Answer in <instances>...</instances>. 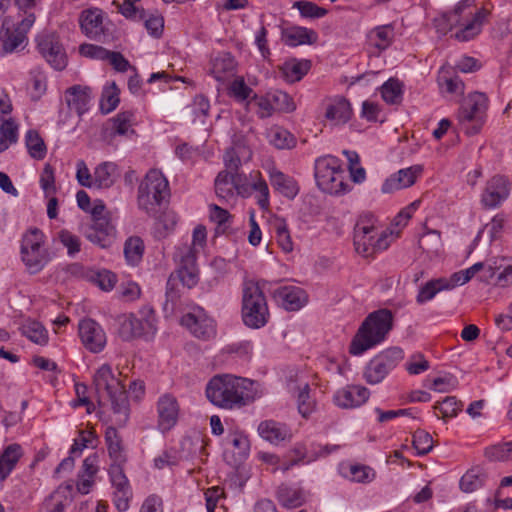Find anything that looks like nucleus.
<instances>
[{
  "instance_id": "f257e3e1",
  "label": "nucleus",
  "mask_w": 512,
  "mask_h": 512,
  "mask_svg": "<svg viewBox=\"0 0 512 512\" xmlns=\"http://www.w3.org/2000/svg\"><path fill=\"white\" fill-rule=\"evenodd\" d=\"M97 403L102 414L112 413L113 421L124 425L129 418V401L125 385L109 364L100 366L93 376Z\"/></svg>"
},
{
  "instance_id": "f03ea898",
  "label": "nucleus",
  "mask_w": 512,
  "mask_h": 512,
  "mask_svg": "<svg viewBox=\"0 0 512 512\" xmlns=\"http://www.w3.org/2000/svg\"><path fill=\"white\" fill-rule=\"evenodd\" d=\"M252 385L253 382L246 378L228 374L217 375L208 382L206 396L211 403L218 407L240 408L254 401Z\"/></svg>"
},
{
  "instance_id": "7ed1b4c3",
  "label": "nucleus",
  "mask_w": 512,
  "mask_h": 512,
  "mask_svg": "<svg viewBox=\"0 0 512 512\" xmlns=\"http://www.w3.org/2000/svg\"><path fill=\"white\" fill-rule=\"evenodd\" d=\"M393 315L388 309L370 313L353 337L349 352L359 356L381 343L392 329Z\"/></svg>"
},
{
  "instance_id": "20e7f679",
  "label": "nucleus",
  "mask_w": 512,
  "mask_h": 512,
  "mask_svg": "<svg viewBox=\"0 0 512 512\" xmlns=\"http://www.w3.org/2000/svg\"><path fill=\"white\" fill-rule=\"evenodd\" d=\"M391 233L381 229L378 220L371 213L359 216L354 227V246L358 254L369 257L386 250Z\"/></svg>"
},
{
  "instance_id": "39448f33",
  "label": "nucleus",
  "mask_w": 512,
  "mask_h": 512,
  "mask_svg": "<svg viewBox=\"0 0 512 512\" xmlns=\"http://www.w3.org/2000/svg\"><path fill=\"white\" fill-rule=\"evenodd\" d=\"M170 197L169 183L158 169H151L138 187V207L155 217L163 202Z\"/></svg>"
},
{
  "instance_id": "423d86ee",
  "label": "nucleus",
  "mask_w": 512,
  "mask_h": 512,
  "mask_svg": "<svg viewBox=\"0 0 512 512\" xmlns=\"http://www.w3.org/2000/svg\"><path fill=\"white\" fill-rule=\"evenodd\" d=\"M118 336L123 341H132L142 338L152 340L157 332V319L155 310L149 306H143L137 314H123L117 318Z\"/></svg>"
},
{
  "instance_id": "0eeeda50",
  "label": "nucleus",
  "mask_w": 512,
  "mask_h": 512,
  "mask_svg": "<svg viewBox=\"0 0 512 512\" xmlns=\"http://www.w3.org/2000/svg\"><path fill=\"white\" fill-rule=\"evenodd\" d=\"M446 15L452 29L455 27L459 28L451 37L459 42H467L480 34L487 12L484 9H480L473 13L471 0H463L451 12H447Z\"/></svg>"
},
{
  "instance_id": "6e6552de",
  "label": "nucleus",
  "mask_w": 512,
  "mask_h": 512,
  "mask_svg": "<svg viewBox=\"0 0 512 512\" xmlns=\"http://www.w3.org/2000/svg\"><path fill=\"white\" fill-rule=\"evenodd\" d=\"M315 180L318 188L331 195H343L350 189L345 171L337 157L327 155L315 161Z\"/></svg>"
},
{
  "instance_id": "1a4fd4ad",
  "label": "nucleus",
  "mask_w": 512,
  "mask_h": 512,
  "mask_svg": "<svg viewBox=\"0 0 512 512\" xmlns=\"http://www.w3.org/2000/svg\"><path fill=\"white\" fill-rule=\"evenodd\" d=\"M269 317L266 298L259 284L254 281H245L242 296V318L250 328L263 327Z\"/></svg>"
},
{
  "instance_id": "9d476101",
  "label": "nucleus",
  "mask_w": 512,
  "mask_h": 512,
  "mask_svg": "<svg viewBox=\"0 0 512 512\" xmlns=\"http://www.w3.org/2000/svg\"><path fill=\"white\" fill-rule=\"evenodd\" d=\"M483 268V263H475L465 270L453 273L449 278L432 279L420 287L416 296L418 304L432 300L435 295L444 290H451L467 283L477 272Z\"/></svg>"
},
{
  "instance_id": "9b49d317",
  "label": "nucleus",
  "mask_w": 512,
  "mask_h": 512,
  "mask_svg": "<svg viewBox=\"0 0 512 512\" xmlns=\"http://www.w3.org/2000/svg\"><path fill=\"white\" fill-rule=\"evenodd\" d=\"M487 108L488 99L483 93H472L464 100L458 113V120L465 127L467 134L479 133L485 122Z\"/></svg>"
},
{
  "instance_id": "f8f14e48",
  "label": "nucleus",
  "mask_w": 512,
  "mask_h": 512,
  "mask_svg": "<svg viewBox=\"0 0 512 512\" xmlns=\"http://www.w3.org/2000/svg\"><path fill=\"white\" fill-rule=\"evenodd\" d=\"M44 234L37 228L29 229L22 239V260L31 273H37L47 263V257L42 245Z\"/></svg>"
},
{
  "instance_id": "ddd939ff",
  "label": "nucleus",
  "mask_w": 512,
  "mask_h": 512,
  "mask_svg": "<svg viewBox=\"0 0 512 512\" xmlns=\"http://www.w3.org/2000/svg\"><path fill=\"white\" fill-rule=\"evenodd\" d=\"M403 359V351L394 347L381 352L369 361L365 367L363 377L371 385L382 382L385 377Z\"/></svg>"
},
{
  "instance_id": "4468645a",
  "label": "nucleus",
  "mask_w": 512,
  "mask_h": 512,
  "mask_svg": "<svg viewBox=\"0 0 512 512\" xmlns=\"http://www.w3.org/2000/svg\"><path fill=\"white\" fill-rule=\"evenodd\" d=\"M320 109L325 121L334 127L347 124L353 116L352 105L343 95L324 97L320 103Z\"/></svg>"
},
{
  "instance_id": "2eb2a0df",
  "label": "nucleus",
  "mask_w": 512,
  "mask_h": 512,
  "mask_svg": "<svg viewBox=\"0 0 512 512\" xmlns=\"http://www.w3.org/2000/svg\"><path fill=\"white\" fill-rule=\"evenodd\" d=\"M215 192L219 199L230 202L236 195L249 194V185L245 175H230L228 172H219L215 179Z\"/></svg>"
},
{
  "instance_id": "dca6fc26",
  "label": "nucleus",
  "mask_w": 512,
  "mask_h": 512,
  "mask_svg": "<svg viewBox=\"0 0 512 512\" xmlns=\"http://www.w3.org/2000/svg\"><path fill=\"white\" fill-rule=\"evenodd\" d=\"M181 324L201 340L208 341L216 336L215 321L202 308H195L181 318Z\"/></svg>"
},
{
  "instance_id": "f3484780",
  "label": "nucleus",
  "mask_w": 512,
  "mask_h": 512,
  "mask_svg": "<svg viewBox=\"0 0 512 512\" xmlns=\"http://www.w3.org/2000/svg\"><path fill=\"white\" fill-rule=\"evenodd\" d=\"M37 48L45 60L56 70H63L67 65L66 53L53 33H45L37 38Z\"/></svg>"
},
{
  "instance_id": "a211bd4d",
  "label": "nucleus",
  "mask_w": 512,
  "mask_h": 512,
  "mask_svg": "<svg viewBox=\"0 0 512 512\" xmlns=\"http://www.w3.org/2000/svg\"><path fill=\"white\" fill-rule=\"evenodd\" d=\"M157 426L162 432L171 430L178 422L180 405L171 393L162 394L156 402Z\"/></svg>"
},
{
  "instance_id": "6ab92c4d",
  "label": "nucleus",
  "mask_w": 512,
  "mask_h": 512,
  "mask_svg": "<svg viewBox=\"0 0 512 512\" xmlns=\"http://www.w3.org/2000/svg\"><path fill=\"white\" fill-rule=\"evenodd\" d=\"M105 13L96 7L85 9L80 13L81 31L90 39L101 41L106 35Z\"/></svg>"
},
{
  "instance_id": "aec40b11",
  "label": "nucleus",
  "mask_w": 512,
  "mask_h": 512,
  "mask_svg": "<svg viewBox=\"0 0 512 512\" xmlns=\"http://www.w3.org/2000/svg\"><path fill=\"white\" fill-rule=\"evenodd\" d=\"M110 482L113 488L112 502L119 512H125L130 507V501L133 493L129 484V480L124 474L116 468L109 473Z\"/></svg>"
},
{
  "instance_id": "412c9836",
  "label": "nucleus",
  "mask_w": 512,
  "mask_h": 512,
  "mask_svg": "<svg viewBox=\"0 0 512 512\" xmlns=\"http://www.w3.org/2000/svg\"><path fill=\"white\" fill-rule=\"evenodd\" d=\"M79 336L83 345L93 353H99L106 345V334L102 327L92 319L79 323Z\"/></svg>"
},
{
  "instance_id": "4be33fe9",
  "label": "nucleus",
  "mask_w": 512,
  "mask_h": 512,
  "mask_svg": "<svg viewBox=\"0 0 512 512\" xmlns=\"http://www.w3.org/2000/svg\"><path fill=\"white\" fill-rule=\"evenodd\" d=\"M510 194V187L508 179L504 176H494L486 184V187L481 195V203L487 208H496Z\"/></svg>"
},
{
  "instance_id": "5701e85b",
  "label": "nucleus",
  "mask_w": 512,
  "mask_h": 512,
  "mask_svg": "<svg viewBox=\"0 0 512 512\" xmlns=\"http://www.w3.org/2000/svg\"><path fill=\"white\" fill-rule=\"evenodd\" d=\"M273 299L287 311H297L308 301L306 292L297 286L288 285L275 289Z\"/></svg>"
},
{
  "instance_id": "b1692460",
  "label": "nucleus",
  "mask_w": 512,
  "mask_h": 512,
  "mask_svg": "<svg viewBox=\"0 0 512 512\" xmlns=\"http://www.w3.org/2000/svg\"><path fill=\"white\" fill-rule=\"evenodd\" d=\"M86 238L94 244L99 245L102 248L111 246L113 243L116 230L110 220L105 218H97L92 221L89 227L84 232Z\"/></svg>"
},
{
  "instance_id": "393cba45",
  "label": "nucleus",
  "mask_w": 512,
  "mask_h": 512,
  "mask_svg": "<svg viewBox=\"0 0 512 512\" xmlns=\"http://www.w3.org/2000/svg\"><path fill=\"white\" fill-rule=\"evenodd\" d=\"M370 391L361 385H348L338 390L333 397L334 403L343 409L355 408L364 404Z\"/></svg>"
},
{
  "instance_id": "a878e982",
  "label": "nucleus",
  "mask_w": 512,
  "mask_h": 512,
  "mask_svg": "<svg viewBox=\"0 0 512 512\" xmlns=\"http://www.w3.org/2000/svg\"><path fill=\"white\" fill-rule=\"evenodd\" d=\"M250 442L246 435L240 432L229 434L226 441L225 459L232 465L241 464L248 456Z\"/></svg>"
},
{
  "instance_id": "bb28decb",
  "label": "nucleus",
  "mask_w": 512,
  "mask_h": 512,
  "mask_svg": "<svg viewBox=\"0 0 512 512\" xmlns=\"http://www.w3.org/2000/svg\"><path fill=\"white\" fill-rule=\"evenodd\" d=\"M105 442L111 459L109 473L114 468L123 471V465L127 461L125 449L123 446L122 438L120 437L116 428L109 426L105 431Z\"/></svg>"
},
{
  "instance_id": "cd10ccee",
  "label": "nucleus",
  "mask_w": 512,
  "mask_h": 512,
  "mask_svg": "<svg viewBox=\"0 0 512 512\" xmlns=\"http://www.w3.org/2000/svg\"><path fill=\"white\" fill-rule=\"evenodd\" d=\"M421 172L422 168L418 165L401 169L385 180L381 190L383 193H393L410 187L415 183L417 176H419Z\"/></svg>"
},
{
  "instance_id": "c85d7f7f",
  "label": "nucleus",
  "mask_w": 512,
  "mask_h": 512,
  "mask_svg": "<svg viewBox=\"0 0 512 512\" xmlns=\"http://www.w3.org/2000/svg\"><path fill=\"white\" fill-rule=\"evenodd\" d=\"M72 503V487L60 485L42 503L41 512H64Z\"/></svg>"
},
{
  "instance_id": "c756f323",
  "label": "nucleus",
  "mask_w": 512,
  "mask_h": 512,
  "mask_svg": "<svg viewBox=\"0 0 512 512\" xmlns=\"http://www.w3.org/2000/svg\"><path fill=\"white\" fill-rule=\"evenodd\" d=\"M394 28L392 25H381L373 28L367 34V45L373 49V53H381L386 50L393 41Z\"/></svg>"
},
{
  "instance_id": "7c9ffc66",
  "label": "nucleus",
  "mask_w": 512,
  "mask_h": 512,
  "mask_svg": "<svg viewBox=\"0 0 512 512\" xmlns=\"http://www.w3.org/2000/svg\"><path fill=\"white\" fill-rule=\"evenodd\" d=\"M257 430L261 438L276 445L291 437L288 426L274 420L260 422Z\"/></svg>"
},
{
  "instance_id": "2f4dec72",
  "label": "nucleus",
  "mask_w": 512,
  "mask_h": 512,
  "mask_svg": "<svg viewBox=\"0 0 512 512\" xmlns=\"http://www.w3.org/2000/svg\"><path fill=\"white\" fill-rule=\"evenodd\" d=\"M318 39L317 33L306 27L291 26L282 30V41L285 45L296 47L314 44Z\"/></svg>"
},
{
  "instance_id": "473e14b6",
  "label": "nucleus",
  "mask_w": 512,
  "mask_h": 512,
  "mask_svg": "<svg viewBox=\"0 0 512 512\" xmlns=\"http://www.w3.org/2000/svg\"><path fill=\"white\" fill-rule=\"evenodd\" d=\"M65 99L68 107L81 116L88 110L91 101V89L80 85L73 86L67 89Z\"/></svg>"
},
{
  "instance_id": "72a5a7b5",
  "label": "nucleus",
  "mask_w": 512,
  "mask_h": 512,
  "mask_svg": "<svg viewBox=\"0 0 512 512\" xmlns=\"http://www.w3.org/2000/svg\"><path fill=\"white\" fill-rule=\"evenodd\" d=\"M270 182L272 187L286 198L294 199L299 192L297 182L279 170L270 171Z\"/></svg>"
},
{
  "instance_id": "f704fd0d",
  "label": "nucleus",
  "mask_w": 512,
  "mask_h": 512,
  "mask_svg": "<svg viewBox=\"0 0 512 512\" xmlns=\"http://www.w3.org/2000/svg\"><path fill=\"white\" fill-rule=\"evenodd\" d=\"M177 280L181 281L183 286L191 289L195 287L199 280V271L197 266H179L176 275L171 274L167 281V294H171Z\"/></svg>"
},
{
  "instance_id": "c9c22d12",
  "label": "nucleus",
  "mask_w": 512,
  "mask_h": 512,
  "mask_svg": "<svg viewBox=\"0 0 512 512\" xmlns=\"http://www.w3.org/2000/svg\"><path fill=\"white\" fill-rule=\"evenodd\" d=\"M109 122L111 123V135L131 136L135 134L133 126L136 123V118L131 110L119 112Z\"/></svg>"
},
{
  "instance_id": "e433bc0d",
  "label": "nucleus",
  "mask_w": 512,
  "mask_h": 512,
  "mask_svg": "<svg viewBox=\"0 0 512 512\" xmlns=\"http://www.w3.org/2000/svg\"><path fill=\"white\" fill-rule=\"evenodd\" d=\"M488 480L485 470L479 466L469 469L460 479V489L472 493L482 488Z\"/></svg>"
},
{
  "instance_id": "4c0bfd02",
  "label": "nucleus",
  "mask_w": 512,
  "mask_h": 512,
  "mask_svg": "<svg viewBox=\"0 0 512 512\" xmlns=\"http://www.w3.org/2000/svg\"><path fill=\"white\" fill-rule=\"evenodd\" d=\"M310 69L308 60L291 59L286 61L281 67L282 77L290 83L300 81Z\"/></svg>"
},
{
  "instance_id": "58836bf2",
  "label": "nucleus",
  "mask_w": 512,
  "mask_h": 512,
  "mask_svg": "<svg viewBox=\"0 0 512 512\" xmlns=\"http://www.w3.org/2000/svg\"><path fill=\"white\" fill-rule=\"evenodd\" d=\"M116 164L113 162H103L94 169L93 187L109 188L115 182Z\"/></svg>"
},
{
  "instance_id": "ea45409f",
  "label": "nucleus",
  "mask_w": 512,
  "mask_h": 512,
  "mask_svg": "<svg viewBox=\"0 0 512 512\" xmlns=\"http://www.w3.org/2000/svg\"><path fill=\"white\" fill-rule=\"evenodd\" d=\"M145 245L138 236L129 237L124 243V256L127 263L131 266L138 265L144 254Z\"/></svg>"
},
{
  "instance_id": "a19ab883",
  "label": "nucleus",
  "mask_w": 512,
  "mask_h": 512,
  "mask_svg": "<svg viewBox=\"0 0 512 512\" xmlns=\"http://www.w3.org/2000/svg\"><path fill=\"white\" fill-rule=\"evenodd\" d=\"M269 143L277 149H291L295 146L294 136L286 129L274 126L267 133Z\"/></svg>"
},
{
  "instance_id": "79ce46f5",
  "label": "nucleus",
  "mask_w": 512,
  "mask_h": 512,
  "mask_svg": "<svg viewBox=\"0 0 512 512\" xmlns=\"http://www.w3.org/2000/svg\"><path fill=\"white\" fill-rule=\"evenodd\" d=\"M21 457V447L18 444L9 445L0 456V477L5 479Z\"/></svg>"
},
{
  "instance_id": "37998d69",
  "label": "nucleus",
  "mask_w": 512,
  "mask_h": 512,
  "mask_svg": "<svg viewBox=\"0 0 512 512\" xmlns=\"http://www.w3.org/2000/svg\"><path fill=\"white\" fill-rule=\"evenodd\" d=\"M308 383L297 387V408L302 417L308 418L316 410V401L310 395Z\"/></svg>"
},
{
  "instance_id": "c03bdc74",
  "label": "nucleus",
  "mask_w": 512,
  "mask_h": 512,
  "mask_svg": "<svg viewBox=\"0 0 512 512\" xmlns=\"http://www.w3.org/2000/svg\"><path fill=\"white\" fill-rule=\"evenodd\" d=\"M18 130V124L14 119L9 118L2 122L0 126V153L18 141Z\"/></svg>"
},
{
  "instance_id": "a18cd8bd",
  "label": "nucleus",
  "mask_w": 512,
  "mask_h": 512,
  "mask_svg": "<svg viewBox=\"0 0 512 512\" xmlns=\"http://www.w3.org/2000/svg\"><path fill=\"white\" fill-rule=\"evenodd\" d=\"M234 67L235 61L233 57L228 53H224L214 59L211 72L217 81L223 82L226 78V74L232 73Z\"/></svg>"
},
{
  "instance_id": "49530a36",
  "label": "nucleus",
  "mask_w": 512,
  "mask_h": 512,
  "mask_svg": "<svg viewBox=\"0 0 512 512\" xmlns=\"http://www.w3.org/2000/svg\"><path fill=\"white\" fill-rule=\"evenodd\" d=\"M25 141L28 152L32 158L41 160L45 157L46 146L37 131L29 130L26 133Z\"/></svg>"
},
{
  "instance_id": "de8ad7c7",
  "label": "nucleus",
  "mask_w": 512,
  "mask_h": 512,
  "mask_svg": "<svg viewBox=\"0 0 512 512\" xmlns=\"http://www.w3.org/2000/svg\"><path fill=\"white\" fill-rule=\"evenodd\" d=\"M21 332L29 340L36 344L43 345L47 342L46 329L36 321H27L21 326Z\"/></svg>"
},
{
  "instance_id": "09e8293b",
  "label": "nucleus",
  "mask_w": 512,
  "mask_h": 512,
  "mask_svg": "<svg viewBox=\"0 0 512 512\" xmlns=\"http://www.w3.org/2000/svg\"><path fill=\"white\" fill-rule=\"evenodd\" d=\"M268 95L275 111L289 113L296 109L293 99L286 92L275 90L268 92Z\"/></svg>"
},
{
  "instance_id": "8fccbe9b",
  "label": "nucleus",
  "mask_w": 512,
  "mask_h": 512,
  "mask_svg": "<svg viewBox=\"0 0 512 512\" xmlns=\"http://www.w3.org/2000/svg\"><path fill=\"white\" fill-rule=\"evenodd\" d=\"M381 95L388 104L399 103L402 97V84L397 79H389L382 85Z\"/></svg>"
},
{
  "instance_id": "3c124183",
  "label": "nucleus",
  "mask_w": 512,
  "mask_h": 512,
  "mask_svg": "<svg viewBox=\"0 0 512 512\" xmlns=\"http://www.w3.org/2000/svg\"><path fill=\"white\" fill-rule=\"evenodd\" d=\"M26 40V35L16 29H6L2 35V45L5 53H12L18 50L19 47H24L23 43Z\"/></svg>"
},
{
  "instance_id": "603ef678",
  "label": "nucleus",
  "mask_w": 512,
  "mask_h": 512,
  "mask_svg": "<svg viewBox=\"0 0 512 512\" xmlns=\"http://www.w3.org/2000/svg\"><path fill=\"white\" fill-rule=\"evenodd\" d=\"M119 101V90L115 83H112L103 90L100 109L103 113L108 114L118 106Z\"/></svg>"
},
{
  "instance_id": "864d4df0",
  "label": "nucleus",
  "mask_w": 512,
  "mask_h": 512,
  "mask_svg": "<svg viewBox=\"0 0 512 512\" xmlns=\"http://www.w3.org/2000/svg\"><path fill=\"white\" fill-rule=\"evenodd\" d=\"M274 229L278 245L285 253L291 252L293 250V241L285 220L277 219L274 223Z\"/></svg>"
},
{
  "instance_id": "5fc2aeb1",
  "label": "nucleus",
  "mask_w": 512,
  "mask_h": 512,
  "mask_svg": "<svg viewBox=\"0 0 512 512\" xmlns=\"http://www.w3.org/2000/svg\"><path fill=\"white\" fill-rule=\"evenodd\" d=\"M198 252L199 250L195 247L188 244H182L177 247L174 259L178 262L179 266H197L196 258Z\"/></svg>"
},
{
  "instance_id": "6e6d98bb",
  "label": "nucleus",
  "mask_w": 512,
  "mask_h": 512,
  "mask_svg": "<svg viewBox=\"0 0 512 512\" xmlns=\"http://www.w3.org/2000/svg\"><path fill=\"white\" fill-rule=\"evenodd\" d=\"M293 7L297 8L302 17L317 19L324 17L328 11L310 1H297Z\"/></svg>"
},
{
  "instance_id": "4d7b16f0",
  "label": "nucleus",
  "mask_w": 512,
  "mask_h": 512,
  "mask_svg": "<svg viewBox=\"0 0 512 512\" xmlns=\"http://www.w3.org/2000/svg\"><path fill=\"white\" fill-rule=\"evenodd\" d=\"M412 444L418 455H426L433 448V439L428 432L418 429L413 434Z\"/></svg>"
},
{
  "instance_id": "13d9d810",
  "label": "nucleus",
  "mask_w": 512,
  "mask_h": 512,
  "mask_svg": "<svg viewBox=\"0 0 512 512\" xmlns=\"http://www.w3.org/2000/svg\"><path fill=\"white\" fill-rule=\"evenodd\" d=\"M461 402H459L454 396H447L442 402H437L434 405L435 410H439L442 414V418H451L457 415L458 411L461 410Z\"/></svg>"
},
{
  "instance_id": "bf43d9fd",
  "label": "nucleus",
  "mask_w": 512,
  "mask_h": 512,
  "mask_svg": "<svg viewBox=\"0 0 512 512\" xmlns=\"http://www.w3.org/2000/svg\"><path fill=\"white\" fill-rule=\"evenodd\" d=\"M238 147L229 148L224 155V164L225 169L221 172H228L230 175H242L239 173V168L241 166V159L239 156Z\"/></svg>"
},
{
  "instance_id": "052dcab7",
  "label": "nucleus",
  "mask_w": 512,
  "mask_h": 512,
  "mask_svg": "<svg viewBox=\"0 0 512 512\" xmlns=\"http://www.w3.org/2000/svg\"><path fill=\"white\" fill-rule=\"evenodd\" d=\"M486 456L493 461H508L512 459L510 442L494 445L486 449Z\"/></svg>"
},
{
  "instance_id": "680f3d73",
  "label": "nucleus",
  "mask_w": 512,
  "mask_h": 512,
  "mask_svg": "<svg viewBox=\"0 0 512 512\" xmlns=\"http://www.w3.org/2000/svg\"><path fill=\"white\" fill-rule=\"evenodd\" d=\"M40 185L46 197L56 193L54 169L50 164H45L40 175Z\"/></svg>"
},
{
  "instance_id": "e2e57ef3",
  "label": "nucleus",
  "mask_w": 512,
  "mask_h": 512,
  "mask_svg": "<svg viewBox=\"0 0 512 512\" xmlns=\"http://www.w3.org/2000/svg\"><path fill=\"white\" fill-rule=\"evenodd\" d=\"M249 105L253 104L256 106V114L260 118L270 117L274 112L272 102L268 93L265 96L257 97L256 95L248 102Z\"/></svg>"
},
{
  "instance_id": "0e129e2a",
  "label": "nucleus",
  "mask_w": 512,
  "mask_h": 512,
  "mask_svg": "<svg viewBox=\"0 0 512 512\" xmlns=\"http://www.w3.org/2000/svg\"><path fill=\"white\" fill-rule=\"evenodd\" d=\"M88 388L83 383H76L75 384V393H76V399L72 401V406L74 408L79 406H85L87 413H92V411L95 410L94 403L90 400V398L87 396Z\"/></svg>"
},
{
  "instance_id": "69168bd1",
  "label": "nucleus",
  "mask_w": 512,
  "mask_h": 512,
  "mask_svg": "<svg viewBox=\"0 0 512 512\" xmlns=\"http://www.w3.org/2000/svg\"><path fill=\"white\" fill-rule=\"evenodd\" d=\"M58 238L64 247L67 249L69 256H74L80 251L81 242L78 236L72 234L68 230H61L58 233Z\"/></svg>"
},
{
  "instance_id": "338daca9",
  "label": "nucleus",
  "mask_w": 512,
  "mask_h": 512,
  "mask_svg": "<svg viewBox=\"0 0 512 512\" xmlns=\"http://www.w3.org/2000/svg\"><path fill=\"white\" fill-rule=\"evenodd\" d=\"M350 477L355 482L366 483L374 479L375 472L365 465H352L350 467Z\"/></svg>"
},
{
  "instance_id": "774afa93",
  "label": "nucleus",
  "mask_w": 512,
  "mask_h": 512,
  "mask_svg": "<svg viewBox=\"0 0 512 512\" xmlns=\"http://www.w3.org/2000/svg\"><path fill=\"white\" fill-rule=\"evenodd\" d=\"M230 94L239 101L250 98L253 90L245 83L243 78H236L229 87Z\"/></svg>"
}]
</instances>
